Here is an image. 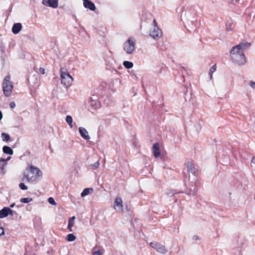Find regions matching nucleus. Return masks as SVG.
<instances>
[{"label":"nucleus","mask_w":255,"mask_h":255,"mask_svg":"<svg viewBox=\"0 0 255 255\" xmlns=\"http://www.w3.org/2000/svg\"><path fill=\"white\" fill-rule=\"evenodd\" d=\"M83 5L85 8L89 9L91 11H94L96 8L94 3L90 0H88L85 2H83Z\"/></svg>","instance_id":"dca6fc26"},{"label":"nucleus","mask_w":255,"mask_h":255,"mask_svg":"<svg viewBox=\"0 0 255 255\" xmlns=\"http://www.w3.org/2000/svg\"><path fill=\"white\" fill-rule=\"evenodd\" d=\"M13 215V211L10 208L4 207L0 210V219L6 217L8 215L12 216Z\"/></svg>","instance_id":"9d476101"},{"label":"nucleus","mask_w":255,"mask_h":255,"mask_svg":"<svg viewBox=\"0 0 255 255\" xmlns=\"http://www.w3.org/2000/svg\"><path fill=\"white\" fill-rule=\"evenodd\" d=\"M149 34L153 39H158L162 36V32L159 27H153Z\"/></svg>","instance_id":"1a4fd4ad"},{"label":"nucleus","mask_w":255,"mask_h":255,"mask_svg":"<svg viewBox=\"0 0 255 255\" xmlns=\"http://www.w3.org/2000/svg\"><path fill=\"white\" fill-rule=\"evenodd\" d=\"M184 181L185 185L187 187V190L184 192L188 195L195 196L197 193L198 188L197 184L198 181L197 179H193V181H190V177H187L186 173L183 172Z\"/></svg>","instance_id":"20e7f679"},{"label":"nucleus","mask_w":255,"mask_h":255,"mask_svg":"<svg viewBox=\"0 0 255 255\" xmlns=\"http://www.w3.org/2000/svg\"><path fill=\"white\" fill-rule=\"evenodd\" d=\"M114 208L117 209V208L119 211H123V201L121 198H116L114 201Z\"/></svg>","instance_id":"f8f14e48"},{"label":"nucleus","mask_w":255,"mask_h":255,"mask_svg":"<svg viewBox=\"0 0 255 255\" xmlns=\"http://www.w3.org/2000/svg\"><path fill=\"white\" fill-rule=\"evenodd\" d=\"M22 27V26L21 23H14L12 27V33L15 34L18 33L21 31Z\"/></svg>","instance_id":"f3484780"},{"label":"nucleus","mask_w":255,"mask_h":255,"mask_svg":"<svg viewBox=\"0 0 255 255\" xmlns=\"http://www.w3.org/2000/svg\"><path fill=\"white\" fill-rule=\"evenodd\" d=\"M92 254H93V255H101V251L100 250H98L96 251H93Z\"/></svg>","instance_id":"c9c22d12"},{"label":"nucleus","mask_w":255,"mask_h":255,"mask_svg":"<svg viewBox=\"0 0 255 255\" xmlns=\"http://www.w3.org/2000/svg\"><path fill=\"white\" fill-rule=\"evenodd\" d=\"M3 152L7 154L12 155L13 154V151L11 147L8 146L4 145L2 147Z\"/></svg>","instance_id":"aec40b11"},{"label":"nucleus","mask_w":255,"mask_h":255,"mask_svg":"<svg viewBox=\"0 0 255 255\" xmlns=\"http://www.w3.org/2000/svg\"><path fill=\"white\" fill-rule=\"evenodd\" d=\"M100 165V163H99V161H97L96 162H95L94 164H92L91 166L92 167H94V169H96L97 168H98L99 167Z\"/></svg>","instance_id":"f704fd0d"},{"label":"nucleus","mask_w":255,"mask_h":255,"mask_svg":"<svg viewBox=\"0 0 255 255\" xmlns=\"http://www.w3.org/2000/svg\"><path fill=\"white\" fill-rule=\"evenodd\" d=\"M89 103L92 108L94 109H97L100 108V102L97 100H94L92 98H91L89 100Z\"/></svg>","instance_id":"a211bd4d"},{"label":"nucleus","mask_w":255,"mask_h":255,"mask_svg":"<svg viewBox=\"0 0 255 255\" xmlns=\"http://www.w3.org/2000/svg\"><path fill=\"white\" fill-rule=\"evenodd\" d=\"M15 206V203H13L12 204H11L9 206V208H13Z\"/></svg>","instance_id":"a18cd8bd"},{"label":"nucleus","mask_w":255,"mask_h":255,"mask_svg":"<svg viewBox=\"0 0 255 255\" xmlns=\"http://www.w3.org/2000/svg\"><path fill=\"white\" fill-rule=\"evenodd\" d=\"M216 64H214L210 69L209 71V74L210 75V79L212 78V74L214 72H215L216 70Z\"/></svg>","instance_id":"a878e982"},{"label":"nucleus","mask_w":255,"mask_h":255,"mask_svg":"<svg viewBox=\"0 0 255 255\" xmlns=\"http://www.w3.org/2000/svg\"><path fill=\"white\" fill-rule=\"evenodd\" d=\"M249 85L253 88L255 89V82L251 81L249 83Z\"/></svg>","instance_id":"e433bc0d"},{"label":"nucleus","mask_w":255,"mask_h":255,"mask_svg":"<svg viewBox=\"0 0 255 255\" xmlns=\"http://www.w3.org/2000/svg\"><path fill=\"white\" fill-rule=\"evenodd\" d=\"M0 50L1 52L0 59L1 60V64L2 66L4 65V61L6 57L5 53V47L3 45H0Z\"/></svg>","instance_id":"6ab92c4d"},{"label":"nucleus","mask_w":255,"mask_h":255,"mask_svg":"<svg viewBox=\"0 0 255 255\" xmlns=\"http://www.w3.org/2000/svg\"><path fill=\"white\" fill-rule=\"evenodd\" d=\"M241 248L239 247L237 248V250L235 252V255H242L241 252Z\"/></svg>","instance_id":"473e14b6"},{"label":"nucleus","mask_w":255,"mask_h":255,"mask_svg":"<svg viewBox=\"0 0 255 255\" xmlns=\"http://www.w3.org/2000/svg\"><path fill=\"white\" fill-rule=\"evenodd\" d=\"M11 159V157L10 156H8L7 158H2V160H3V163H2V166L3 167L6 164V161L10 160Z\"/></svg>","instance_id":"72a5a7b5"},{"label":"nucleus","mask_w":255,"mask_h":255,"mask_svg":"<svg viewBox=\"0 0 255 255\" xmlns=\"http://www.w3.org/2000/svg\"><path fill=\"white\" fill-rule=\"evenodd\" d=\"M75 219V216H73L71 218H69V222H74V220Z\"/></svg>","instance_id":"79ce46f5"},{"label":"nucleus","mask_w":255,"mask_h":255,"mask_svg":"<svg viewBox=\"0 0 255 255\" xmlns=\"http://www.w3.org/2000/svg\"><path fill=\"white\" fill-rule=\"evenodd\" d=\"M19 187L20 189L22 190H26L27 189V187L25 185L24 183H20L19 184Z\"/></svg>","instance_id":"c756f323"},{"label":"nucleus","mask_w":255,"mask_h":255,"mask_svg":"<svg viewBox=\"0 0 255 255\" xmlns=\"http://www.w3.org/2000/svg\"><path fill=\"white\" fill-rule=\"evenodd\" d=\"M79 131L80 135L85 140H89L90 138V136L88 134L87 130L83 127L79 128Z\"/></svg>","instance_id":"2eb2a0df"},{"label":"nucleus","mask_w":255,"mask_h":255,"mask_svg":"<svg viewBox=\"0 0 255 255\" xmlns=\"http://www.w3.org/2000/svg\"><path fill=\"white\" fill-rule=\"evenodd\" d=\"M2 113L1 112V111H0V121L2 119Z\"/></svg>","instance_id":"49530a36"},{"label":"nucleus","mask_w":255,"mask_h":255,"mask_svg":"<svg viewBox=\"0 0 255 255\" xmlns=\"http://www.w3.org/2000/svg\"><path fill=\"white\" fill-rule=\"evenodd\" d=\"M74 223V222H69L68 221V226H67V229L70 232L72 231V227L73 226Z\"/></svg>","instance_id":"2f4dec72"},{"label":"nucleus","mask_w":255,"mask_h":255,"mask_svg":"<svg viewBox=\"0 0 255 255\" xmlns=\"http://www.w3.org/2000/svg\"><path fill=\"white\" fill-rule=\"evenodd\" d=\"M41 171L37 167L31 166L30 169H26L23 173V178H25L27 181L33 182L36 181L37 177L42 176ZM24 178L22 179V180Z\"/></svg>","instance_id":"7ed1b4c3"},{"label":"nucleus","mask_w":255,"mask_h":255,"mask_svg":"<svg viewBox=\"0 0 255 255\" xmlns=\"http://www.w3.org/2000/svg\"><path fill=\"white\" fill-rule=\"evenodd\" d=\"M199 8L197 5L184 6L182 8H177V12H181V19L184 26L189 30L187 27L193 28L196 26V22L197 20L198 10Z\"/></svg>","instance_id":"f257e3e1"},{"label":"nucleus","mask_w":255,"mask_h":255,"mask_svg":"<svg viewBox=\"0 0 255 255\" xmlns=\"http://www.w3.org/2000/svg\"><path fill=\"white\" fill-rule=\"evenodd\" d=\"M83 1V2H85L86 1H87L88 0H82Z\"/></svg>","instance_id":"09e8293b"},{"label":"nucleus","mask_w":255,"mask_h":255,"mask_svg":"<svg viewBox=\"0 0 255 255\" xmlns=\"http://www.w3.org/2000/svg\"><path fill=\"white\" fill-rule=\"evenodd\" d=\"M3 163L2 158H0V165Z\"/></svg>","instance_id":"de8ad7c7"},{"label":"nucleus","mask_w":255,"mask_h":255,"mask_svg":"<svg viewBox=\"0 0 255 255\" xmlns=\"http://www.w3.org/2000/svg\"><path fill=\"white\" fill-rule=\"evenodd\" d=\"M251 45V43L246 42L233 46L230 52L233 62L239 65L245 64L246 62V58L243 50L246 48H249Z\"/></svg>","instance_id":"f03ea898"},{"label":"nucleus","mask_w":255,"mask_h":255,"mask_svg":"<svg viewBox=\"0 0 255 255\" xmlns=\"http://www.w3.org/2000/svg\"><path fill=\"white\" fill-rule=\"evenodd\" d=\"M42 3L45 6L56 8L58 6V0H42Z\"/></svg>","instance_id":"9b49d317"},{"label":"nucleus","mask_w":255,"mask_h":255,"mask_svg":"<svg viewBox=\"0 0 255 255\" xmlns=\"http://www.w3.org/2000/svg\"><path fill=\"white\" fill-rule=\"evenodd\" d=\"M177 193V192H176V191L175 190H171L170 191H169V192H168L167 193V194L169 196H173L174 194Z\"/></svg>","instance_id":"7c9ffc66"},{"label":"nucleus","mask_w":255,"mask_h":255,"mask_svg":"<svg viewBox=\"0 0 255 255\" xmlns=\"http://www.w3.org/2000/svg\"><path fill=\"white\" fill-rule=\"evenodd\" d=\"M232 23L231 22L228 21L226 23V29L227 31H232L233 28H232Z\"/></svg>","instance_id":"cd10ccee"},{"label":"nucleus","mask_w":255,"mask_h":255,"mask_svg":"<svg viewBox=\"0 0 255 255\" xmlns=\"http://www.w3.org/2000/svg\"><path fill=\"white\" fill-rule=\"evenodd\" d=\"M186 166L187 168V171L193 174L195 176L197 174V169L195 168L193 163L188 162L186 163Z\"/></svg>","instance_id":"ddd939ff"},{"label":"nucleus","mask_w":255,"mask_h":255,"mask_svg":"<svg viewBox=\"0 0 255 255\" xmlns=\"http://www.w3.org/2000/svg\"><path fill=\"white\" fill-rule=\"evenodd\" d=\"M32 200V198L30 197H27V198H21L20 200V201L21 203H28L30 202H31Z\"/></svg>","instance_id":"bb28decb"},{"label":"nucleus","mask_w":255,"mask_h":255,"mask_svg":"<svg viewBox=\"0 0 255 255\" xmlns=\"http://www.w3.org/2000/svg\"><path fill=\"white\" fill-rule=\"evenodd\" d=\"M153 27H158L157 26V23L156 22V20L155 19H154L153 20Z\"/></svg>","instance_id":"ea45409f"},{"label":"nucleus","mask_w":255,"mask_h":255,"mask_svg":"<svg viewBox=\"0 0 255 255\" xmlns=\"http://www.w3.org/2000/svg\"><path fill=\"white\" fill-rule=\"evenodd\" d=\"M135 42L132 38H129L124 44V49L127 54H130L135 50Z\"/></svg>","instance_id":"0eeeda50"},{"label":"nucleus","mask_w":255,"mask_h":255,"mask_svg":"<svg viewBox=\"0 0 255 255\" xmlns=\"http://www.w3.org/2000/svg\"><path fill=\"white\" fill-rule=\"evenodd\" d=\"M150 246L160 254H165L168 252L167 249L164 246L158 242H151L150 243Z\"/></svg>","instance_id":"6e6552de"},{"label":"nucleus","mask_w":255,"mask_h":255,"mask_svg":"<svg viewBox=\"0 0 255 255\" xmlns=\"http://www.w3.org/2000/svg\"><path fill=\"white\" fill-rule=\"evenodd\" d=\"M48 202L51 205H56V203L55 201V200H54V198L53 197H49L48 199Z\"/></svg>","instance_id":"c85d7f7f"},{"label":"nucleus","mask_w":255,"mask_h":255,"mask_svg":"<svg viewBox=\"0 0 255 255\" xmlns=\"http://www.w3.org/2000/svg\"><path fill=\"white\" fill-rule=\"evenodd\" d=\"M66 239L68 242H73L76 240V236L73 234H69L66 236Z\"/></svg>","instance_id":"393cba45"},{"label":"nucleus","mask_w":255,"mask_h":255,"mask_svg":"<svg viewBox=\"0 0 255 255\" xmlns=\"http://www.w3.org/2000/svg\"><path fill=\"white\" fill-rule=\"evenodd\" d=\"M1 137L3 141L7 142L10 140V137L8 133L2 132L1 134Z\"/></svg>","instance_id":"5701e85b"},{"label":"nucleus","mask_w":255,"mask_h":255,"mask_svg":"<svg viewBox=\"0 0 255 255\" xmlns=\"http://www.w3.org/2000/svg\"><path fill=\"white\" fill-rule=\"evenodd\" d=\"M39 72L41 74H44L45 73V69L41 67L39 68Z\"/></svg>","instance_id":"a19ab883"},{"label":"nucleus","mask_w":255,"mask_h":255,"mask_svg":"<svg viewBox=\"0 0 255 255\" xmlns=\"http://www.w3.org/2000/svg\"><path fill=\"white\" fill-rule=\"evenodd\" d=\"M193 239L194 240H199V237L197 236H194L193 237Z\"/></svg>","instance_id":"37998d69"},{"label":"nucleus","mask_w":255,"mask_h":255,"mask_svg":"<svg viewBox=\"0 0 255 255\" xmlns=\"http://www.w3.org/2000/svg\"><path fill=\"white\" fill-rule=\"evenodd\" d=\"M93 191V189L92 188H85L83 191L82 192L81 194V196L83 197H85L88 194H90L91 192H92Z\"/></svg>","instance_id":"412c9836"},{"label":"nucleus","mask_w":255,"mask_h":255,"mask_svg":"<svg viewBox=\"0 0 255 255\" xmlns=\"http://www.w3.org/2000/svg\"><path fill=\"white\" fill-rule=\"evenodd\" d=\"M0 229L1 230V233L0 232V236H1L2 235H4L5 233H4L3 228L2 227H0Z\"/></svg>","instance_id":"58836bf2"},{"label":"nucleus","mask_w":255,"mask_h":255,"mask_svg":"<svg viewBox=\"0 0 255 255\" xmlns=\"http://www.w3.org/2000/svg\"><path fill=\"white\" fill-rule=\"evenodd\" d=\"M66 122L69 125V126L70 127V128L73 127L72 122H73V119L72 117L68 115L66 117Z\"/></svg>","instance_id":"b1692460"},{"label":"nucleus","mask_w":255,"mask_h":255,"mask_svg":"<svg viewBox=\"0 0 255 255\" xmlns=\"http://www.w3.org/2000/svg\"><path fill=\"white\" fill-rule=\"evenodd\" d=\"M252 163L254 164V165H255V157H253L252 158Z\"/></svg>","instance_id":"c03bdc74"},{"label":"nucleus","mask_w":255,"mask_h":255,"mask_svg":"<svg viewBox=\"0 0 255 255\" xmlns=\"http://www.w3.org/2000/svg\"><path fill=\"white\" fill-rule=\"evenodd\" d=\"M60 76L62 85L66 87L71 86L72 83L73 78L68 72L61 70Z\"/></svg>","instance_id":"423d86ee"},{"label":"nucleus","mask_w":255,"mask_h":255,"mask_svg":"<svg viewBox=\"0 0 255 255\" xmlns=\"http://www.w3.org/2000/svg\"><path fill=\"white\" fill-rule=\"evenodd\" d=\"M123 65L127 69H130L133 66V64L132 62L125 61L123 62Z\"/></svg>","instance_id":"4be33fe9"},{"label":"nucleus","mask_w":255,"mask_h":255,"mask_svg":"<svg viewBox=\"0 0 255 255\" xmlns=\"http://www.w3.org/2000/svg\"><path fill=\"white\" fill-rule=\"evenodd\" d=\"M2 91L5 97H9L13 88V82L10 80V75H7L4 78L2 82Z\"/></svg>","instance_id":"39448f33"},{"label":"nucleus","mask_w":255,"mask_h":255,"mask_svg":"<svg viewBox=\"0 0 255 255\" xmlns=\"http://www.w3.org/2000/svg\"><path fill=\"white\" fill-rule=\"evenodd\" d=\"M9 107L11 109H13L15 107V104L14 102H10L9 104Z\"/></svg>","instance_id":"4c0bfd02"},{"label":"nucleus","mask_w":255,"mask_h":255,"mask_svg":"<svg viewBox=\"0 0 255 255\" xmlns=\"http://www.w3.org/2000/svg\"><path fill=\"white\" fill-rule=\"evenodd\" d=\"M152 153L155 158L158 157L160 155V150L159 144L158 142H155L152 146Z\"/></svg>","instance_id":"4468645a"}]
</instances>
